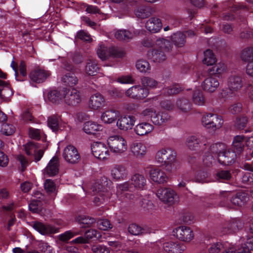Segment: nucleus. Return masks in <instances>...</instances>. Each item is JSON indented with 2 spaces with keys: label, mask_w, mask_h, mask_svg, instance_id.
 <instances>
[{
  "label": "nucleus",
  "mask_w": 253,
  "mask_h": 253,
  "mask_svg": "<svg viewBox=\"0 0 253 253\" xmlns=\"http://www.w3.org/2000/svg\"><path fill=\"white\" fill-rule=\"evenodd\" d=\"M204 243L207 246L209 253H219L222 251V253H251V251H253V237L248 238L244 246L238 251L235 250L232 246L230 247L228 242L223 244L217 239L210 236L206 237Z\"/></svg>",
  "instance_id": "1"
},
{
  "label": "nucleus",
  "mask_w": 253,
  "mask_h": 253,
  "mask_svg": "<svg viewBox=\"0 0 253 253\" xmlns=\"http://www.w3.org/2000/svg\"><path fill=\"white\" fill-rule=\"evenodd\" d=\"M145 177L140 174L133 175L131 178V184L129 181L120 184L117 187V195L120 200L127 202L133 200L134 195L130 193L134 188L142 190L146 185Z\"/></svg>",
  "instance_id": "2"
},
{
  "label": "nucleus",
  "mask_w": 253,
  "mask_h": 253,
  "mask_svg": "<svg viewBox=\"0 0 253 253\" xmlns=\"http://www.w3.org/2000/svg\"><path fill=\"white\" fill-rule=\"evenodd\" d=\"M210 199L212 200L210 203L213 206L217 205L220 201L229 200L232 204L238 207L244 205L249 200V196L248 193L242 190L238 191L235 193H232L229 191H224L220 195L213 194L210 196Z\"/></svg>",
  "instance_id": "3"
},
{
  "label": "nucleus",
  "mask_w": 253,
  "mask_h": 253,
  "mask_svg": "<svg viewBox=\"0 0 253 253\" xmlns=\"http://www.w3.org/2000/svg\"><path fill=\"white\" fill-rule=\"evenodd\" d=\"M205 141L206 138L203 136L199 138L195 136H191L187 138L186 144L190 150L204 152V165L207 167H210L214 163L215 160L213 154L207 150Z\"/></svg>",
  "instance_id": "4"
},
{
  "label": "nucleus",
  "mask_w": 253,
  "mask_h": 253,
  "mask_svg": "<svg viewBox=\"0 0 253 253\" xmlns=\"http://www.w3.org/2000/svg\"><path fill=\"white\" fill-rule=\"evenodd\" d=\"M155 44L156 47L148 51V57L154 62H163L167 58L165 52L169 51L172 47L171 43L168 40L159 38L156 40Z\"/></svg>",
  "instance_id": "5"
},
{
  "label": "nucleus",
  "mask_w": 253,
  "mask_h": 253,
  "mask_svg": "<svg viewBox=\"0 0 253 253\" xmlns=\"http://www.w3.org/2000/svg\"><path fill=\"white\" fill-rule=\"evenodd\" d=\"M210 76L205 79L202 84L203 89L210 92H214L219 85V79L222 77V73L224 70L222 65H216L209 69Z\"/></svg>",
  "instance_id": "6"
},
{
  "label": "nucleus",
  "mask_w": 253,
  "mask_h": 253,
  "mask_svg": "<svg viewBox=\"0 0 253 253\" xmlns=\"http://www.w3.org/2000/svg\"><path fill=\"white\" fill-rule=\"evenodd\" d=\"M176 152L171 149H162L156 155L157 162L165 167L168 171L176 169L178 162L176 159Z\"/></svg>",
  "instance_id": "7"
},
{
  "label": "nucleus",
  "mask_w": 253,
  "mask_h": 253,
  "mask_svg": "<svg viewBox=\"0 0 253 253\" xmlns=\"http://www.w3.org/2000/svg\"><path fill=\"white\" fill-rule=\"evenodd\" d=\"M107 144L112 153L117 154L124 153L127 148L126 141L120 135H113L107 139Z\"/></svg>",
  "instance_id": "8"
},
{
  "label": "nucleus",
  "mask_w": 253,
  "mask_h": 253,
  "mask_svg": "<svg viewBox=\"0 0 253 253\" xmlns=\"http://www.w3.org/2000/svg\"><path fill=\"white\" fill-rule=\"evenodd\" d=\"M222 8L224 10H229L231 12L224 13V19L225 20H232L236 18L235 14L238 11L240 10H248L246 5L240 3H237L234 0H229L224 1L222 4Z\"/></svg>",
  "instance_id": "9"
},
{
  "label": "nucleus",
  "mask_w": 253,
  "mask_h": 253,
  "mask_svg": "<svg viewBox=\"0 0 253 253\" xmlns=\"http://www.w3.org/2000/svg\"><path fill=\"white\" fill-rule=\"evenodd\" d=\"M202 123L207 128L215 131L221 127L223 121L221 116L210 113L202 117Z\"/></svg>",
  "instance_id": "10"
},
{
  "label": "nucleus",
  "mask_w": 253,
  "mask_h": 253,
  "mask_svg": "<svg viewBox=\"0 0 253 253\" xmlns=\"http://www.w3.org/2000/svg\"><path fill=\"white\" fill-rule=\"evenodd\" d=\"M63 68L66 70L69 71L66 73L62 78V81L66 85L73 86L78 83L77 77L75 74L72 72L73 69V65L68 61L66 58L62 59Z\"/></svg>",
  "instance_id": "11"
},
{
  "label": "nucleus",
  "mask_w": 253,
  "mask_h": 253,
  "mask_svg": "<svg viewBox=\"0 0 253 253\" xmlns=\"http://www.w3.org/2000/svg\"><path fill=\"white\" fill-rule=\"evenodd\" d=\"M63 95L66 104L70 106H76L81 101L80 92L75 88H63Z\"/></svg>",
  "instance_id": "12"
},
{
  "label": "nucleus",
  "mask_w": 253,
  "mask_h": 253,
  "mask_svg": "<svg viewBox=\"0 0 253 253\" xmlns=\"http://www.w3.org/2000/svg\"><path fill=\"white\" fill-rule=\"evenodd\" d=\"M157 195L160 200L165 203L171 205L177 199L174 191L169 188H160L157 190Z\"/></svg>",
  "instance_id": "13"
},
{
  "label": "nucleus",
  "mask_w": 253,
  "mask_h": 253,
  "mask_svg": "<svg viewBox=\"0 0 253 253\" xmlns=\"http://www.w3.org/2000/svg\"><path fill=\"white\" fill-rule=\"evenodd\" d=\"M149 90L147 88H144L142 86L134 85L128 89L126 92V95L135 99H143L149 94Z\"/></svg>",
  "instance_id": "14"
},
{
  "label": "nucleus",
  "mask_w": 253,
  "mask_h": 253,
  "mask_svg": "<svg viewBox=\"0 0 253 253\" xmlns=\"http://www.w3.org/2000/svg\"><path fill=\"white\" fill-rule=\"evenodd\" d=\"M93 155L99 159L104 160L109 155V150L104 143L100 142H94L91 146Z\"/></svg>",
  "instance_id": "15"
},
{
  "label": "nucleus",
  "mask_w": 253,
  "mask_h": 253,
  "mask_svg": "<svg viewBox=\"0 0 253 253\" xmlns=\"http://www.w3.org/2000/svg\"><path fill=\"white\" fill-rule=\"evenodd\" d=\"M237 155L234 151L229 149L225 150L218 155V162L222 165L230 166L233 165L236 161Z\"/></svg>",
  "instance_id": "16"
},
{
  "label": "nucleus",
  "mask_w": 253,
  "mask_h": 253,
  "mask_svg": "<svg viewBox=\"0 0 253 253\" xmlns=\"http://www.w3.org/2000/svg\"><path fill=\"white\" fill-rule=\"evenodd\" d=\"M173 233L176 238L183 241H190L194 237L191 229L185 226L176 228L173 230Z\"/></svg>",
  "instance_id": "17"
},
{
  "label": "nucleus",
  "mask_w": 253,
  "mask_h": 253,
  "mask_svg": "<svg viewBox=\"0 0 253 253\" xmlns=\"http://www.w3.org/2000/svg\"><path fill=\"white\" fill-rule=\"evenodd\" d=\"M63 156L67 162L72 164L78 162L80 159V155L77 149L71 145H69L65 148Z\"/></svg>",
  "instance_id": "18"
},
{
  "label": "nucleus",
  "mask_w": 253,
  "mask_h": 253,
  "mask_svg": "<svg viewBox=\"0 0 253 253\" xmlns=\"http://www.w3.org/2000/svg\"><path fill=\"white\" fill-rule=\"evenodd\" d=\"M241 57L243 60L249 62L246 72L249 75L253 76V47L245 48L242 51Z\"/></svg>",
  "instance_id": "19"
},
{
  "label": "nucleus",
  "mask_w": 253,
  "mask_h": 253,
  "mask_svg": "<svg viewBox=\"0 0 253 253\" xmlns=\"http://www.w3.org/2000/svg\"><path fill=\"white\" fill-rule=\"evenodd\" d=\"M98 57L102 60L108 59L109 55L114 57H122L125 55V52L118 47L113 46L109 49V53L104 49L100 48L97 51Z\"/></svg>",
  "instance_id": "20"
},
{
  "label": "nucleus",
  "mask_w": 253,
  "mask_h": 253,
  "mask_svg": "<svg viewBox=\"0 0 253 253\" xmlns=\"http://www.w3.org/2000/svg\"><path fill=\"white\" fill-rule=\"evenodd\" d=\"M101 236L100 233L96 230L89 229L85 231L84 236H79L74 239L72 242L75 244H86L89 242V240L98 239Z\"/></svg>",
  "instance_id": "21"
},
{
  "label": "nucleus",
  "mask_w": 253,
  "mask_h": 253,
  "mask_svg": "<svg viewBox=\"0 0 253 253\" xmlns=\"http://www.w3.org/2000/svg\"><path fill=\"white\" fill-rule=\"evenodd\" d=\"M241 223L237 219H233L226 222L221 229V235H226L235 233L241 227Z\"/></svg>",
  "instance_id": "22"
},
{
  "label": "nucleus",
  "mask_w": 253,
  "mask_h": 253,
  "mask_svg": "<svg viewBox=\"0 0 253 253\" xmlns=\"http://www.w3.org/2000/svg\"><path fill=\"white\" fill-rule=\"evenodd\" d=\"M135 121V117L133 116H122L117 121V125L120 129L127 130L132 128Z\"/></svg>",
  "instance_id": "23"
},
{
  "label": "nucleus",
  "mask_w": 253,
  "mask_h": 253,
  "mask_svg": "<svg viewBox=\"0 0 253 253\" xmlns=\"http://www.w3.org/2000/svg\"><path fill=\"white\" fill-rule=\"evenodd\" d=\"M163 249L168 253H181L185 249V246L178 241H170L163 244Z\"/></svg>",
  "instance_id": "24"
},
{
  "label": "nucleus",
  "mask_w": 253,
  "mask_h": 253,
  "mask_svg": "<svg viewBox=\"0 0 253 253\" xmlns=\"http://www.w3.org/2000/svg\"><path fill=\"white\" fill-rule=\"evenodd\" d=\"M151 179L155 182L163 184L167 182L168 177L159 168H152L149 171Z\"/></svg>",
  "instance_id": "25"
},
{
  "label": "nucleus",
  "mask_w": 253,
  "mask_h": 253,
  "mask_svg": "<svg viewBox=\"0 0 253 253\" xmlns=\"http://www.w3.org/2000/svg\"><path fill=\"white\" fill-rule=\"evenodd\" d=\"M47 77L45 71L41 69H36L31 71L29 74L30 80L35 83L43 82Z\"/></svg>",
  "instance_id": "26"
},
{
  "label": "nucleus",
  "mask_w": 253,
  "mask_h": 253,
  "mask_svg": "<svg viewBox=\"0 0 253 253\" xmlns=\"http://www.w3.org/2000/svg\"><path fill=\"white\" fill-rule=\"evenodd\" d=\"M105 103L104 97L99 93H95L91 96L89 102V106L93 110H97L103 106Z\"/></svg>",
  "instance_id": "27"
},
{
  "label": "nucleus",
  "mask_w": 253,
  "mask_h": 253,
  "mask_svg": "<svg viewBox=\"0 0 253 253\" xmlns=\"http://www.w3.org/2000/svg\"><path fill=\"white\" fill-rule=\"evenodd\" d=\"M245 137L244 135H236L234 137L232 151H234L237 155H239L244 149V141Z\"/></svg>",
  "instance_id": "28"
},
{
  "label": "nucleus",
  "mask_w": 253,
  "mask_h": 253,
  "mask_svg": "<svg viewBox=\"0 0 253 253\" xmlns=\"http://www.w3.org/2000/svg\"><path fill=\"white\" fill-rule=\"evenodd\" d=\"M146 29L152 33H157L162 27L161 20L158 18L152 17L147 20L145 24Z\"/></svg>",
  "instance_id": "29"
},
{
  "label": "nucleus",
  "mask_w": 253,
  "mask_h": 253,
  "mask_svg": "<svg viewBox=\"0 0 253 253\" xmlns=\"http://www.w3.org/2000/svg\"><path fill=\"white\" fill-rule=\"evenodd\" d=\"M153 129L154 127L151 124L144 122L137 124L134 128V131L137 135L143 136L149 133Z\"/></svg>",
  "instance_id": "30"
},
{
  "label": "nucleus",
  "mask_w": 253,
  "mask_h": 253,
  "mask_svg": "<svg viewBox=\"0 0 253 253\" xmlns=\"http://www.w3.org/2000/svg\"><path fill=\"white\" fill-rule=\"evenodd\" d=\"M13 92L9 83L0 80V98L7 99L13 95Z\"/></svg>",
  "instance_id": "31"
},
{
  "label": "nucleus",
  "mask_w": 253,
  "mask_h": 253,
  "mask_svg": "<svg viewBox=\"0 0 253 253\" xmlns=\"http://www.w3.org/2000/svg\"><path fill=\"white\" fill-rule=\"evenodd\" d=\"M205 143L207 144V150L212 154L214 155L217 158L219 154L222 153L226 147L224 143L219 142L210 145V143L207 141L206 138Z\"/></svg>",
  "instance_id": "32"
},
{
  "label": "nucleus",
  "mask_w": 253,
  "mask_h": 253,
  "mask_svg": "<svg viewBox=\"0 0 253 253\" xmlns=\"http://www.w3.org/2000/svg\"><path fill=\"white\" fill-rule=\"evenodd\" d=\"M111 175L116 180H124L127 175L126 169L123 166H116L112 169Z\"/></svg>",
  "instance_id": "33"
},
{
  "label": "nucleus",
  "mask_w": 253,
  "mask_h": 253,
  "mask_svg": "<svg viewBox=\"0 0 253 253\" xmlns=\"http://www.w3.org/2000/svg\"><path fill=\"white\" fill-rule=\"evenodd\" d=\"M244 84L242 78L240 76L231 75L228 80V86L237 91L240 89Z\"/></svg>",
  "instance_id": "34"
},
{
  "label": "nucleus",
  "mask_w": 253,
  "mask_h": 253,
  "mask_svg": "<svg viewBox=\"0 0 253 253\" xmlns=\"http://www.w3.org/2000/svg\"><path fill=\"white\" fill-rule=\"evenodd\" d=\"M171 41L175 46L183 47L186 42V35L184 32H177L171 36Z\"/></svg>",
  "instance_id": "35"
},
{
  "label": "nucleus",
  "mask_w": 253,
  "mask_h": 253,
  "mask_svg": "<svg viewBox=\"0 0 253 253\" xmlns=\"http://www.w3.org/2000/svg\"><path fill=\"white\" fill-rule=\"evenodd\" d=\"M102 129V126L92 121L85 122L84 125L83 130L87 134H94L96 131Z\"/></svg>",
  "instance_id": "36"
},
{
  "label": "nucleus",
  "mask_w": 253,
  "mask_h": 253,
  "mask_svg": "<svg viewBox=\"0 0 253 253\" xmlns=\"http://www.w3.org/2000/svg\"><path fill=\"white\" fill-rule=\"evenodd\" d=\"M169 118L168 113L165 112L156 113L154 111L153 116H152L151 121L154 124L160 126L166 122Z\"/></svg>",
  "instance_id": "37"
},
{
  "label": "nucleus",
  "mask_w": 253,
  "mask_h": 253,
  "mask_svg": "<svg viewBox=\"0 0 253 253\" xmlns=\"http://www.w3.org/2000/svg\"><path fill=\"white\" fill-rule=\"evenodd\" d=\"M59 160L55 156L48 162V176H54L59 172Z\"/></svg>",
  "instance_id": "38"
},
{
  "label": "nucleus",
  "mask_w": 253,
  "mask_h": 253,
  "mask_svg": "<svg viewBox=\"0 0 253 253\" xmlns=\"http://www.w3.org/2000/svg\"><path fill=\"white\" fill-rule=\"evenodd\" d=\"M118 115L119 112L116 110H107L102 114L101 120L105 123L111 124L116 120Z\"/></svg>",
  "instance_id": "39"
},
{
  "label": "nucleus",
  "mask_w": 253,
  "mask_h": 253,
  "mask_svg": "<svg viewBox=\"0 0 253 253\" xmlns=\"http://www.w3.org/2000/svg\"><path fill=\"white\" fill-rule=\"evenodd\" d=\"M77 220L80 225V228H88L95 222L94 218L84 215H79Z\"/></svg>",
  "instance_id": "40"
},
{
  "label": "nucleus",
  "mask_w": 253,
  "mask_h": 253,
  "mask_svg": "<svg viewBox=\"0 0 253 253\" xmlns=\"http://www.w3.org/2000/svg\"><path fill=\"white\" fill-rule=\"evenodd\" d=\"M64 98L63 89L61 91L57 90L48 91V101L55 103L59 104Z\"/></svg>",
  "instance_id": "41"
},
{
  "label": "nucleus",
  "mask_w": 253,
  "mask_h": 253,
  "mask_svg": "<svg viewBox=\"0 0 253 253\" xmlns=\"http://www.w3.org/2000/svg\"><path fill=\"white\" fill-rule=\"evenodd\" d=\"M131 150L136 157H142L145 154L146 148L142 143L135 142L132 145Z\"/></svg>",
  "instance_id": "42"
},
{
  "label": "nucleus",
  "mask_w": 253,
  "mask_h": 253,
  "mask_svg": "<svg viewBox=\"0 0 253 253\" xmlns=\"http://www.w3.org/2000/svg\"><path fill=\"white\" fill-rule=\"evenodd\" d=\"M99 69L96 60H89L85 67V71L88 75L94 76L98 72Z\"/></svg>",
  "instance_id": "43"
},
{
  "label": "nucleus",
  "mask_w": 253,
  "mask_h": 253,
  "mask_svg": "<svg viewBox=\"0 0 253 253\" xmlns=\"http://www.w3.org/2000/svg\"><path fill=\"white\" fill-rule=\"evenodd\" d=\"M204 58L203 60V63L208 66H214V64L216 62V58L215 57L211 49H207L204 52Z\"/></svg>",
  "instance_id": "44"
},
{
  "label": "nucleus",
  "mask_w": 253,
  "mask_h": 253,
  "mask_svg": "<svg viewBox=\"0 0 253 253\" xmlns=\"http://www.w3.org/2000/svg\"><path fill=\"white\" fill-rule=\"evenodd\" d=\"M128 231L131 235L135 236L143 235L147 233L146 229L135 223H132L128 226Z\"/></svg>",
  "instance_id": "45"
},
{
  "label": "nucleus",
  "mask_w": 253,
  "mask_h": 253,
  "mask_svg": "<svg viewBox=\"0 0 253 253\" xmlns=\"http://www.w3.org/2000/svg\"><path fill=\"white\" fill-rule=\"evenodd\" d=\"M216 179L219 182H226L232 178V174L229 170H220L215 174Z\"/></svg>",
  "instance_id": "46"
},
{
  "label": "nucleus",
  "mask_w": 253,
  "mask_h": 253,
  "mask_svg": "<svg viewBox=\"0 0 253 253\" xmlns=\"http://www.w3.org/2000/svg\"><path fill=\"white\" fill-rule=\"evenodd\" d=\"M192 100L194 104L199 106L203 105L205 102L203 92L200 89H196L193 92Z\"/></svg>",
  "instance_id": "47"
},
{
  "label": "nucleus",
  "mask_w": 253,
  "mask_h": 253,
  "mask_svg": "<svg viewBox=\"0 0 253 253\" xmlns=\"http://www.w3.org/2000/svg\"><path fill=\"white\" fill-rule=\"evenodd\" d=\"M60 117L58 116L52 115L48 117V127L53 132H56L59 130V123Z\"/></svg>",
  "instance_id": "48"
},
{
  "label": "nucleus",
  "mask_w": 253,
  "mask_h": 253,
  "mask_svg": "<svg viewBox=\"0 0 253 253\" xmlns=\"http://www.w3.org/2000/svg\"><path fill=\"white\" fill-rule=\"evenodd\" d=\"M36 197L40 199L39 200H32L29 204V210L33 213H37L39 211V205L41 200L43 199L44 196L41 193L36 194Z\"/></svg>",
  "instance_id": "49"
},
{
  "label": "nucleus",
  "mask_w": 253,
  "mask_h": 253,
  "mask_svg": "<svg viewBox=\"0 0 253 253\" xmlns=\"http://www.w3.org/2000/svg\"><path fill=\"white\" fill-rule=\"evenodd\" d=\"M24 147L25 153L28 156H33L39 148L37 143L32 141L26 143Z\"/></svg>",
  "instance_id": "50"
},
{
  "label": "nucleus",
  "mask_w": 253,
  "mask_h": 253,
  "mask_svg": "<svg viewBox=\"0 0 253 253\" xmlns=\"http://www.w3.org/2000/svg\"><path fill=\"white\" fill-rule=\"evenodd\" d=\"M24 147L25 153L28 156H33L39 148L37 143L32 141L26 143Z\"/></svg>",
  "instance_id": "51"
},
{
  "label": "nucleus",
  "mask_w": 253,
  "mask_h": 253,
  "mask_svg": "<svg viewBox=\"0 0 253 253\" xmlns=\"http://www.w3.org/2000/svg\"><path fill=\"white\" fill-rule=\"evenodd\" d=\"M115 36L117 39L120 41H128L132 38L133 35L129 31L120 30L115 33Z\"/></svg>",
  "instance_id": "52"
},
{
  "label": "nucleus",
  "mask_w": 253,
  "mask_h": 253,
  "mask_svg": "<svg viewBox=\"0 0 253 253\" xmlns=\"http://www.w3.org/2000/svg\"><path fill=\"white\" fill-rule=\"evenodd\" d=\"M176 105L182 111L186 112L190 110L191 104L187 98H182L176 101Z\"/></svg>",
  "instance_id": "53"
},
{
  "label": "nucleus",
  "mask_w": 253,
  "mask_h": 253,
  "mask_svg": "<svg viewBox=\"0 0 253 253\" xmlns=\"http://www.w3.org/2000/svg\"><path fill=\"white\" fill-rule=\"evenodd\" d=\"M15 130L13 125L3 123L1 126L0 132L2 134L6 136L12 135Z\"/></svg>",
  "instance_id": "54"
},
{
  "label": "nucleus",
  "mask_w": 253,
  "mask_h": 253,
  "mask_svg": "<svg viewBox=\"0 0 253 253\" xmlns=\"http://www.w3.org/2000/svg\"><path fill=\"white\" fill-rule=\"evenodd\" d=\"M76 38L86 42H90L92 41L90 35L83 30H81L77 32Z\"/></svg>",
  "instance_id": "55"
},
{
  "label": "nucleus",
  "mask_w": 253,
  "mask_h": 253,
  "mask_svg": "<svg viewBox=\"0 0 253 253\" xmlns=\"http://www.w3.org/2000/svg\"><path fill=\"white\" fill-rule=\"evenodd\" d=\"M57 195L56 185L51 179H48V202L53 200ZM49 203L48 202V205Z\"/></svg>",
  "instance_id": "56"
},
{
  "label": "nucleus",
  "mask_w": 253,
  "mask_h": 253,
  "mask_svg": "<svg viewBox=\"0 0 253 253\" xmlns=\"http://www.w3.org/2000/svg\"><path fill=\"white\" fill-rule=\"evenodd\" d=\"M136 67L140 72H146L150 69L149 62L144 60H138L136 63Z\"/></svg>",
  "instance_id": "57"
},
{
  "label": "nucleus",
  "mask_w": 253,
  "mask_h": 253,
  "mask_svg": "<svg viewBox=\"0 0 253 253\" xmlns=\"http://www.w3.org/2000/svg\"><path fill=\"white\" fill-rule=\"evenodd\" d=\"M142 84L143 86L149 88L156 87L158 84V82L153 78L144 77L141 79Z\"/></svg>",
  "instance_id": "58"
},
{
  "label": "nucleus",
  "mask_w": 253,
  "mask_h": 253,
  "mask_svg": "<svg viewBox=\"0 0 253 253\" xmlns=\"http://www.w3.org/2000/svg\"><path fill=\"white\" fill-rule=\"evenodd\" d=\"M181 90V88L178 84H174L168 88H165L163 92L168 95H171L175 94L180 92Z\"/></svg>",
  "instance_id": "59"
},
{
  "label": "nucleus",
  "mask_w": 253,
  "mask_h": 253,
  "mask_svg": "<svg viewBox=\"0 0 253 253\" xmlns=\"http://www.w3.org/2000/svg\"><path fill=\"white\" fill-rule=\"evenodd\" d=\"M150 12L148 8L144 7H138L135 12L136 16L139 18H146L150 15Z\"/></svg>",
  "instance_id": "60"
},
{
  "label": "nucleus",
  "mask_w": 253,
  "mask_h": 253,
  "mask_svg": "<svg viewBox=\"0 0 253 253\" xmlns=\"http://www.w3.org/2000/svg\"><path fill=\"white\" fill-rule=\"evenodd\" d=\"M93 253H110L109 249L103 245L96 244L91 247Z\"/></svg>",
  "instance_id": "61"
},
{
  "label": "nucleus",
  "mask_w": 253,
  "mask_h": 253,
  "mask_svg": "<svg viewBox=\"0 0 253 253\" xmlns=\"http://www.w3.org/2000/svg\"><path fill=\"white\" fill-rule=\"evenodd\" d=\"M248 123V118L246 117H238L235 123V127L240 130L243 129Z\"/></svg>",
  "instance_id": "62"
},
{
  "label": "nucleus",
  "mask_w": 253,
  "mask_h": 253,
  "mask_svg": "<svg viewBox=\"0 0 253 253\" xmlns=\"http://www.w3.org/2000/svg\"><path fill=\"white\" fill-rule=\"evenodd\" d=\"M33 227L42 235L47 234V227L42 223L35 222L33 225Z\"/></svg>",
  "instance_id": "63"
},
{
  "label": "nucleus",
  "mask_w": 253,
  "mask_h": 253,
  "mask_svg": "<svg viewBox=\"0 0 253 253\" xmlns=\"http://www.w3.org/2000/svg\"><path fill=\"white\" fill-rule=\"evenodd\" d=\"M99 228L102 230H108L112 228V225L110 221L107 219H100L97 221Z\"/></svg>",
  "instance_id": "64"
}]
</instances>
